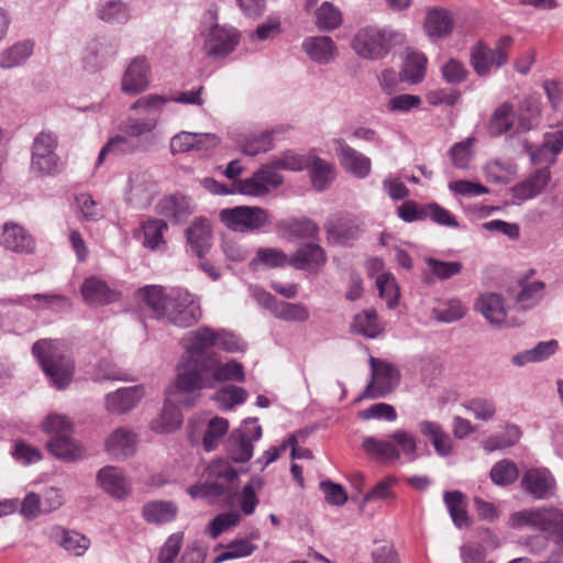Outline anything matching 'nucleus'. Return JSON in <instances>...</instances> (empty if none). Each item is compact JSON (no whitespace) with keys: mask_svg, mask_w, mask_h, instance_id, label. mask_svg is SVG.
<instances>
[{"mask_svg":"<svg viewBox=\"0 0 563 563\" xmlns=\"http://www.w3.org/2000/svg\"><path fill=\"white\" fill-rule=\"evenodd\" d=\"M328 239L340 244L356 240L362 233L361 222L351 214L331 216L324 223Z\"/></svg>","mask_w":563,"mask_h":563,"instance_id":"21","label":"nucleus"},{"mask_svg":"<svg viewBox=\"0 0 563 563\" xmlns=\"http://www.w3.org/2000/svg\"><path fill=\"white\" fill-rule=\"evenodd\" d=\"M206 482L187 488L194 498H207L210 503L219 500L230 501L236 489L233 483L238 479V472L228 460L213 461L206 471Z\"/></svg>","mask_w":563,"mask_h":563,"instance_id":"5","label":"nucleus"},{"mask_svg":"<svg viewBox=\"0 0 563 563\" xmlns=\"http://www.w3.org/2000/svg\"><path fill=\"white\" fill-rule=\"evenodd\" d=\"M0 244L15 253H32L35 250V241L27 231L18 223L7 222L2 227Z\"/></svg>","mask_w":563,"mask_h":563,"instance_id":"28","label":"nucleus"},{"mask_svg":"<svg viewBox=\"0 0 563 563\" xmlns=\"http://www.w3.org/2000/svg\"><path fill=\"white\" fill-rule=\"evenodd\" d=\"M229 431V421L222 417H213L207 424L202 446L207 452L217 449L219 441Z\"/></svg>","mask_w":563,"mask_h":563,"instance_id":"50","label":"nucleus"},{"mask_svg":"<svg viewBox=\"0 0 563 563\" xmlns=\"http://www.w3.org/2000/svg\"><path fill=\"white\" fill-rule=\"evenodd\" d=\"M1 303L24 306L32 310H62L70 307L69 299L66 296L58 294L16 296L14 298L2 299Z\"/></svg>","mask_w":563,"mask_h":563,"instance_id":"23","label":"nucleus"},{"mask_svg":"<svg viewBox=\"0 0 563 563\" xmlns=\"http://www.w3.org/2000/svg\"><path fill=\"white\" fill-rule=\"evenodd\" d=\"M80 290L85 302L89 306H104L120 298L118 291L111 289L104 280L96 276L86 278Z\"/></svg>","mask_w":563,"mask_h":563,"instance_id":"29","label":"nucleus"},{"mask_svg":"<svg viewBox=\"0 0 563 563\" xmlns=\"http://www.w3.org/2000/svg\"><path fill=\"white\" fill-rule=\"evenodd\" d=\"M268 305H271V311L278 319L285 321H307L310 317L308 308L300 302H286L277 300L275 297H267Z\"/></svg>","mask_w":563,"mask_h":563,"instance_id":"44","label":"nucleus"},{"mask_svg":"<svg viewBox=\"0 0 563 563\" xmlns=\"http://www.w3.org/2000/svg\"><path fill=\"white\" fill-rule=\"evenodd\" d=\"M424 30L429 37L437 40L448 36L453 30V19L444 9H432L427 13Z\"/></svg>","mask_w":563,"mask_h":563,"instance_id":"38","label":"nucleus"},{"mask_svg":"<svg viewBox=\"0 0 563 563\" xmlns=\"http://www.w3.org/2000/svg\"><path fill=\"white\" fill-rule=\"evenodd\" d=\"M550 180L549 167L538 168L511 188L512 198L518 202L533 199L544 191Z\"/></svg>","mask_w":563,"mask_h":563,"instance_id":"24","label":"nucleus"},{"mask_svg":"<svg viewBox=\"0 0 563 563\" xmlns=\"http://www.w3.org/2000/svg\"><path fill=\"white\" fill-rule=\"evenodd\" d=\"M485 174L489 180L504 184L516 174V165L509 161H490L485 166Z\"/></svg>","mask_w":563,"mask_h":563,"instance_id":"56","label":"nucleus"},{"mask_svg":"<svg viewBox=\"0 0 563 563\" xmlns=\"http://www.w3.org/2000/svg\"><path fill=\"white\" fill-rule=\"evenodd\" d=\"M308 159H305L303 156L297 155L290 151L283 153L280 156L275 157L267 167H273L275 172L278 173L279 169L285 170H302L306 168Z\"/></svg>","mask_w":563,"mask_h":563,"instance_id":"64","label":"nucleus"},{"mask_svg":"<svg viewBox=\"0 0 563 563\" xmlns=\"http://www.w3.org/2000/svg\"><path fill=\"white\" fill-rule=\"evenodd\" d=\"M327 263L324 250L317 243L301 245L289 258V265L296 269L318 272Z\"/></svg>","mask_w":563,"mask_h":563,"instance_id":"32","label":"nucleus"},{"mask_svg":"<svg viewBox=\"0 0 563 563\" xmlns=\"http://www.w3.org/2000/svg\"><path fill=\"white\" fill-rule=\"evenodd\" d=\"M404 33L377 26L360 29L352 38L351 47L357 56L369 60L385 58L396 46L405 43Z\"/></svg>","mask_w":563,"mask_h":563,"instance_id":"6","label":"nucleus"},{"mask_svg":"<svg viewBox=\"0 0 563 563\" xmlns=\"http://www.w3.org/2000/svg\"><path fill=\"white\" fill-rule=\"evenodd\" d=\"M246 399V391L244 388L230 385L221 388L214 395V400L221 409H231L236 405H241Z\"/></svg>","mask_w":563,"mask_h":563,"instance_id":"58","label":"nucleus"},{"mask_svg":"<svg viewBox=\"0 0 563 563\" xmlns=\"http://www.w3.org/2000/svg\"><path fill=\"white\" fill-rule=\"evenodd\" d=\"M178 514L177 505L172 500H152L142 507V517L147 523L164 525L173 521Z\"/></svg>","mask_w":563,"mask_h":563,"instance_id":"36","label":"nucleus"},{"mask_svg":"<svg viewBox=\"0 0 563 563\" xmlns=\"http://www.w3.org/2000/svg\"><path fill=\"white\" fill-rule=\"evenodd\" d=\"M157 194V186L153 176L144 169L130 173L125 201L135 209L147 208Z\"/></svg>","mask_w":563,"mask_h":563,"instance_id":"16","label":"nucleus"},{"mask_svg":"<svg viewBox=\"0 0 563 563\" xmlns=\"http://www.w3.org/2000/svg\"><path fill=\"white\" fill-rule=\"evenodd\" d=\"M32 354L54 387L64 389L70 384L75 373V363L60 341L55 339L37 340L32 346Z\"/></svg>","mask_w":563,"mask_h":563,"instance_id":"4","label":"nucleus"},{"mask_svg":"<svg viewBox=\"0 0 563 563\" xmlns=\"http://www.w3.org/2000/svg\"><path fill=\"white\" fill-rule=\"evenodd\" d=\"M157 125V119L128 117L121 124L120 130L135 140H140L144 134L151 133Z\"/></svg>","mask_w":563,"mask_h":563,"instance_id":"51","label":"nucleus"},{"mask_svg":"<svg viewBox=\"0 0 563 563\" xmlns=\"http://www.w3.org/2000/svg\"><path fill=\"white\" fill-rule=\"evenodd\" d=\"M140 298L157 318L179 328L195 325L202 316L198 297L181 287L165 291L162 286L148 285L140 289Z\"/></svg>","mask_w":563,"mask_h":563,"instance_id":"1","label":"nucleus"},{"mask_svg":"<svg viewBox=\"0 0 563 563\" xmlns=\"http://www.w3.org/2000/svg\"><path fill=\"white\" fill-rule=\"evenodd\" d=\"M525 148L533 165L542 163L553 164L558 156V150L553 148L552 139H545L538 148H533L531 144H526Z\"/></svg>","mask_w":563,"mask_h":563,"instance_id":"62","label":"nucleus"},{"mask_svg":"<svg viewBox=\"0 0 563 563\" xmlns=\"http://www.w3.org/2000/svg\"><path fill=\"white\" fill-rule=\"evenodd\" d=\"M115 55L114 46L108 41H91L85 48L84 66L89 71L102 68Z\"/></svg>","mask_w":563,"mask_h":563,"instance_id":"34","label":"nucleus"},{"mask_svg":"<svg viewBox=\"0 0 563 563\" xmlns=\"http://www.w3.org/2000/svg\"><path fill=\"white\" fill-rule=\"evenodd\" d=\"M443 501L455 527L462 529L472 525L467 514V497L464 493L461 490L445 492Z\"/></svg>","mask_w":563,"mask_h":563,"instance_id":"37","label":"nucleus"},{"mask_svg":"<svg viewBox=\"0 0 563 563\" xmlns=\"http://www.w3.org/2000/svg\"><path fill=\"white\" fill-rule=\"evenodd\" d=\"M467 308L459 298L439 299L431 317L441 323H453L464 318Z\"/></svg>","mask_w":563,"mask_h":563,"instance_id":"41","label":"nucleus"},{"mask_svg":"<svg viewBox=\"0 0 563 563\" xmlns=\"http://www.w3.org/2000/svg\"><path fill=\"white\" fill-rule=\"evenodd\" d=\"M427 57L419 52L408 53L399 77L402 81L419 82L426 74Z\"/></svg>","mask_w":563,"mask_h":563,"instance_id":"47","label":"nucleus"},{"mask_svg":"<svg viewBox=\"0 0 563 563\" xmlns=\"http://www.w3.org/2000/svg\"><path fill=\"white\" fill-rule=\"evenodd\" d=\"M143 245L156 250L165 243L163 234L167 230L165 220H147L143 223Z\"/></svg>","mask_w":563,"mask_h":563,"instance_id":"53","label":"nucleus"},{"mask_svg":"<svg viewBox=\"0 0 563 563\" xmlns=\"http://www.w3.org/2000/svg\"><path fill=\"white\" fill-rule=\"evenodd\" d=\"M284 181L283 176L275 172L273 167L262 166L255 170L251 177L239 179L233 183L235 194L250 197H264L271 189L278 187Z\"/></svg>","mask_w":563,"mask_h":563,"instance_id":"14","label":"nucleus"},{"mask_svg":"<svg viewBox=\"0 0 563 563\" xmlns=\"http://www.w3.org/2000/svg\"><path fill=\"white\" fill-rule=\"evenodd\" d=\"M512 529L529 527L553 538L554 547L545 563H563V512L555 507H540L514 512L509 518Z\"/></svg>","mask_w":563,"mask_h":563,"instance_id":"3","label":"nucleus"},{"mask_svg":"<svg viewBox=\"0 0 563 563\" xmlns=\"http://www.w3.org/2000/svg\"><path fill=\"white\" fill-rule=\"evenodd\" d=\"M417 438L405 429H397L386 440H377L374 437H366L363 440L364 451L378 460L396 462L401 454L409 461L417 459Z\"/></svg>","mask_w":563,"mask_h":563,"instance_id":"7","label":"nucleus"},{"mask_svg":"<svg viewBox=\"0 0 563 563\" xmlns=\"http://www.w3.org/2000/svg\"><path fill=\"white\" fill-rule=\"evenodd\" d=\"M301 47L308 57L319 65L330 64L338 54V47L333 40L324 35L306 37Z\"/></svg>","mask_w":563,"mask_h":563,"instance_id":"31","label":"nucleus"},{"mask_svg":"<svg viewBox=\"0 0 563 563\" xmlns=\"http://www.w3.org/2000/svg\"><path fill=\"white\" fill-rule=\"evenodd\" d=\"M151 82V67L145 57L139 56L131 60L126 67L121 89L124 93L135 96L145 91Z\"/></svg>","mask_w":563,"mask_h":563,"instance_id":"19","label":"nucleus"},{"mask_svg":"<svg viewBox=\"0 0 563 563\" xmlns=\"http://www.w3.org/2000/svg\"><path fill=\"white\" fill-rule=\"evenodd\" d=\"M514 124V107L509 102L498 106L488 123V131L492 136H499L511 130Z\"/></svg>","mask_w":563,"mask_h":563,"instance_id":"48","label":"nucleus"},{"mask_svg":"<svg viewBox=\"0 0 563 563\" xmlns=\"http://www.w3.org/2000/svg\"><path fill=\"white\" fill-rule=\"evenodd\" d=\"M220 220L228 229L241 233L257 231L271 222L265 209L249 206L222 209Z\"/></svg>","mask_w":563,"mask_h":563,"instance_id":"11","label":"nucleus"},{"mask_svg":"<svg viewBox=\"0 0 563 563\" xmlns=\"http://www.w3.org/2000/svg\"><path fill=\"white\" fill-rule=\"evenodd\" d=\"M198 394L178 393L175 384L166 390V399L158 419L152 422V428L156 432L167 433L176 430L181 421V413L175 402L191 407Z\"/></svg>","mask_w":563,"mask_h":563,"instance_id":"13","label":"nucleus"},{"mask_svg":"<svg viewBox=\"0 0 563 563\" xmlns=\"http://www.w3.org/2000/svg\"><path fill=\"white\" fill-rule=\"evenodd\" d=\"M372 380L366 386L362 398H383L391 393L400 382L399 369L389 362L371 357Z\"/></svg>","mask_w":563,"mask_h":563,"instance_id":"12","label":"nucleus"},{"mask_svg":"<svg viewBox=\"0 0 563 563\" xmlns=\"http://www.w3.org/2000/svg\"><path fill=\"white\" fill-rule=\"evenodd\" d=\"M96 479L106 494L118 500L126 498L131 493L125 473L117 466L107 465L100 468Z\"/></svg>","mask_w":563,"mask_h":563,"instance_id":"22","label":"nucleus"},{"mask_svg":"<svg viewBox=\"0 0 563 563\" xmlns=\"http://www.w3.org/2000/svg\"><path fill=\"white\" fill-rule=\"evenodd\" d=\"M57 135L49 131L40 132L32 144L31 170L40 176L55 175L59 172L60 159L56 153Z\"/></svg>","mask_w":563,"mask_h":563,"instance_id":"9","label":"nucleus"},{"mask_svg":"<svg viewBox=\"0 0 563 563\" xmlns=\"http://www.w3.org/2000/svg\"><path fill=\"white\" fill-rule=\"evenodd\" d=\"M521 289L515 297L517 303L522 309H528L537 305L543 297L545 284L541 280L521 284Z\"/></svg>","mask_w":563,"mask_h":563,"instance_id":"54","label":"nucleus"},{"mask_svg":"<svg viewBox=\"0 0 563 563\" xmlns=\"http://www.w3.org/2000/svg\"><path fill=\"white\" fill-rule=\"evenodd\" d=\"M273 147V135L271 132L265 131L260 135L247 137L243 145L242 152L249 156H255L260 153H265Z\"/></svg>","mask_w":563,"mask_h":563,"instance_id":"63","label":"nucleus"},{"mask_svg":"<svg viewBox=\"0 0 563 563\" xmlns=\"http://www.w3.org/2000/svg\"><path fill=\"white\" fill-rule=\"evenodd\" d=\"M198 373L202 382L198 385H184L178 393L200 395L202 389L213 388L217 383L229 380L243 382L245 378L241 363L230 361L225 364H221L217 357L207 358L202 365V369Z\"/></svg>","mask_w":563,"mask_h":563,"instance_id":"8","label":"nucleus"},{"mask_svg":"<svg viewBox=\"0 0 563 563\" xmlns=\"http://www.w3.org/2000/svg\"><path fill=\"white\" fill-rule=\"evenodd\" d=\"M185 352L177 364V375L175 378L176 390L178 391L184 385H198L202 382L199 371L207 358L216 357L208 351L216 346V331L209 327H201L195 331H190L183 339Z\"/></svg>","mask_w":563,"mask_h":563,"instance_id":"2","label":"nucleus"},{"mask_svg":"<svg viewBox=\"0 0 563 563\" xmlns=\"http://www.w3.org/2000/svg\"><path fill=\"white\" fill-rule=\"evenodd\" d=\"M142 386H130L108 393L104 397L106 409L112 415H124L132 410L143 398Z\"/></svg>","mask_w":563,"mask_h":563,"instance_id":"25","label":"nucleus"},{"mask_svg":"<svg viewBox=\"0 0 563 563\" xmlns=\"http://www.w3.org/2000/svg\"><path fill=\"white\" fill-rule=\"evenodd\" d=\"M350 330L365 338L376 339L383 333L384 327L378 319L376 310L368 309L355 314Z\"/></svg>","mask_w":563,"mask_h":563,"instance_id":"39","label":"nucleus"},{"mask_svg":"<svg viewBox=\"0 0 563 563\" xmlns=\"http://www.w3.org/2000/svg\"><path fill=\"white\" fill-rule=\"evenodd\" d=\"M264 486V481L261 477L254 476L251 481L243 487L241 494L239 495V504L241 510L244 515L250 516L254 514L256 506L258 505V499L256 497V490H261Z\"/></svg>","mask_w":563,"mask_h":563,"instance_id":"52","label":"nucleus"},{"mask_svg":"<svg viewBox=\"0 0 563 563\" xmlns=\"http://www.w3.org/2000/svg\"><path fill=\"white\" fill-rule=\"evenodd\" d=\"M490 479L498 486H507L515 483L519 476L517 465L509 460L497 462L490 470Z\"/></svg>","mask_w":563,"mask_h":563,"instance_id":"55","label":"nucleus"},{"mask_svg":"<svg viewBox=\"0 0 563 563\" xmlns=\"http://www.w3.org/2000/svg\"><path fill=\"white\" fill-rule=\"evenodd\" d=\"M343 22L342 13L333 3L324 1L316 11V25L320 31L338 29Z\"/></svg>","mask_w":563,"mask_h":563,"instance_id":"49","label":"nucleus"},{"mask_svg":"<svg viewBox=\"0 0 563 563\" xmlns=\"http://www.w3.org/2000/svg\"><path fill=\"white\" fill-rule=\"evenodd\" d=\"M285 228L290 236L297 239H312L319 232L318 224L308 218L292 219L286 222Z\"/></svg>","mask_w":563,"mask_h":563,"instance_id":"61","label":"nucleus"},{"mask_svg":"<svg viewBox=\"0 0 563 563\" xmlns=\"http://www.w3.org/2000/svg\"><path fill=\"white\" fill-rule=\"evenodd\" d=\"M522 490L536 500L550 499L555 495L556 481L544 467L528 468L520 481Z\"/></svg>","mask_w":563,"mask_h":563,"instance_id":"17","label":"nucleus"},{"mask_svg":"<svg viewBox=\"0 0 563 563\" xmlns=\"http://www.w3.org/2000/svg\"><path fill=\"white\" fill-rule=\"evenodd\" d=\"M47 451L56 459L76 462L84 457V448L75 441L73 434L52 437L46 442Z\"/></svg>","mask_w":563,"mask_h":563,"instance_id":"35","label":"nucleus"},{"mask_svg":"<svg viewBox=\"0 0 563 563\" xmlns=\"http://www.w3.org/2000/svg\"><path fill=\"white\" fill-rule=\"evenodd\" d=\"M156 212L161 217L174 224L186 221L194 212L191 200L183 195H170L161 199L156 207Z\"/></svg>","mask_w":563,"mask_h":563,"instance_id":"26","label":"nucleus"},{"mask_svg":"<svg viewBox=\"0 0 563 563\" xmlns=\"http://www.w3.org/2000/svg\"><path fill=\"white\" fill-rule=\"evenodd\" d=\"M189 251L202 258L211 247L212 231L205 218H196L185 231Z\"/></svg>","mask_w":563,"mask_h":563,"instance_id":"27","label":"nucleus"},{"mask_svg":"<svg viewBox=\"0 0 563 563\" xmlns=\"http://www.w3.org/2000/svg\"><path fill=\"white\" fill-rule=\"evenodd\" d=\"M306 168L309 169L312 186L318 191L324 190L335 177L333 165L320 157L308 159Z\"/></svg>","mask_w":563,"mask_h":563,"instance_id":"45","label":"nucleus"},{"mask_svg":"<svg viewBox=\"0 0 563 563\" xmlns=\"http://www.w3.org/2000/svg\"><path fill=\"white\" fill-rule=\"evenodd\" d=\"M238 43L239 35L235 30L214 24L206 34L202 51L208 57L221 58L233 52Z\"/></svg>","mask_w":563,"mask_h":563,"instance_id":"18","label":"nucleus"},{"mask_svg":"<svg viewBox=\"0 0 563 563\" xmlns=\"http://www.w3.org/2000/svg\"><path fill=\"white\" fill-rule=\"evenodd\" d=\"M424 262L429 266V272L423 276L427 284H431L434 278L439 280H446L451 277L459 275L463 269L461 262H444L434 257H426Z\"/></svg>","mask_w":563,"mask_h":563,"instance_id":"46","label":"nucleus"},{"mask_svg":"<svg viewBox=\"0 0 563 563\" xmlns=\"http://www.w3.org/2000/svg\"><path fill=\"white\" fill-rule=\"evenodd\" d=\"M136 434L129 428H118L106 441V451L114 460L128 459L136 452Z\"/></svg>","mask_w":563,"mask_h":563,"instance_id":"30","label":"nucleus"},{"mask_svg":"<svg viewBox=\"0 0 563 563\" xmlns=\"http://www.w3.org/2000/svg\"><path fill=\"white\" fill-rule=\"evenodd\" d=\"M521 437V431L517 426H508L506 431L498 437H492L485 441L483 448L486 452H494L515 445Z\"/></svg>","mask_w":563,"mask_h":563,"instance_id":"57","label":"nucleus"},{"mask_svg":"<svg viewBox=\"0 0 563 563\" xmlns=\"http://www.w3.org/2000/svg\"><path fill=\"white\" fill-rule=\"evenodd\" d=\"M256 418H247L243 424L234 429L225 441V449L230 460L245 463L253 456V443L262 438V428L256 424Z\"/></svg>","mask_w":563,"mask_h":563,"instance_id":"10","label":"nucleus"},{"mask_svg":"<svg viewBox=\"0 0 563 563\" xmlns=\"http://www.w3.org/2000/svg\"><path fill=\"white\" fill-rule=\"evenodd\" d=\"M334 150L342 167L357 178H365L371 173V159L350 146L343 139L333 141Z\"/></svg>","mask_w":563,"mask_h":563,"instance_id":"20","label":"nucleus"},{"mask_svg":"<svg viewBox=\"0 0 563 563\" xmlns=\"http://www.w3.org/2000/svg\"><path fill=\"white\" fill-rule=\"evenodd\" d=\"M108 148H112L113 154H133L136 152H145L148 150L146 143L130 137L129 135H117L109 140Z\"/></svg>","mask_w":563,"mask_h":563,"instance_id":"60","label":"nucleus"},{"mask_svg":"<svg viewBox=\"0 0 563 563\" xmlns=\"http://www.w3.org/2000/svg\"><path fill=\"white\" fill-rule=\"evenodd\" d=\"M475 308L492 324H500L506 319L504 300L501 296L497 294L488 292L482 295L477 299Z\"/></svg>","mask_w":563,"mask_h":563,"instance_id":"40","label":"nucleus"},{"mask_svg":"<svg viewBox=\"0 0 563 563\" xmlns=\"http://www.w3.org/2000/svg\"><path fill=\"white\" fill-rule=\"evenodd\" d=\"M98 18L109 24H124L131 18L129 5L122 0H101L97 8Z\"/></svg>","mask_w":563,"mask_h":563,"instance_id":"43","label":"nucleus"},{"mask_svg":"<svg viewBox=\"0 0 563 563\" xmlns=\"http://www.w3.org/2000/svg\"><path fill=\"white\" fill-rule=\"evenodd\" d=\"M34 51V42L30 40L16 42L0 53V68L11 69L25 64Z\"/></svg>","mask_w":563,"mask_h":563,"instance_id":"42","label":"nucleus"},{"mask_svg":"<svg viewBox=\"0 0 563 563\" xmlns=\"http://www.w3.org/2000/svg\"><path fill=\"white\" fill-rule=\"evenodd\" d=\"M51 539L75 556L84 555L90 547V540L86 536L62 527L51 530Z\"/></svg>","mask_w":563,"mask_h":563,"instance_id":"33","label":"nucleus"},{"mask_svg":"<svg viewBox=\"0 0 563 563\" xmlns=\"http://www.w3.org/2000/svg\"><path fill=\"white\" fill-rule=\"evenodd\" d=\"M511 44V37L503 36L499 38L496 48L493 49L483 43H478L472 48L471 64L478 76H486L490 67H501L507 63L508 48Z\"/></svg>","mask_w":563,"mask_h":563,"instance_id":"15","label":"nucleus"},{"mask_svg":"<svg viewBox=\"0 0 563 563\" xmlns=\"http://www.w3.org/2000/svg\"><path fill=\"white\" fill-rule=\"evenodd\" d=\"M42 430L52 437L73 434V422L69 418L58 413H51L42 422Z\"/></svg>","mask_w":563,"mask_h":563,"instance_id":"59","label":"nucleus"}]
</instances>
